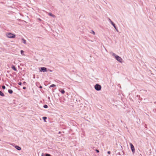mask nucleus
<instances>
[{
	"mask_svg": "<svg viewBox=\"0 0 156 156\" xmlns=\"http://www.w3.org/2000/svg\"><path fill=\"white\" fill-rule=\"evenodd\" d=\"M6 36L9 38H14L16 37V35L11 33H8L6 34Z\"/></svg>",
	"mask_w": 156,
	"mask_h": 156,
	"instance_id": "f257e3e1",
	"label": "nucleus"
},
{
	"mask_svg": "<svg viewBox=\"0 0 156 156\" xmlns=\"http://www.w3.org/2000/svg\"><path fill=\"white\" fill-rule=\"evenodd\" d=\"M118 154L119 155H120V153H118Z\"/></svg>",
	"mask_w": 156,
	"mask_h": 156,
	"instance_id": "c85d7f7f",
	"label": "nucleus"
},
{
	"mask_svg": "<svg viewBox=\"0 0 156 156\" xmlns=\"http://www.w3.org/2000/svg\"><path fill=\"white\" fill-rule=\"evenodd\" d=\"M15 148L17 150H19V151H20L21 150V148L18 146H17V145H16L15 146Z\"/></svg>",
	"mask_w": 156,
	"mask_h": 156,
	"instance_id": "0eeeda50",
	"label": "nucleus"
},
{
	"mask_svg": "<svg viewBox=\"0 0 156 156\" xmlns=\"http://www.w3.org/2000/svg\"><path fill=\"white\" fill-rule=\"evenodd\" d=\"M26 87H23V89H26Z\"/></svg>",
	"mask_w": 156,
	"mask_h": 156,
	"instance_id": "bb28decb",
	"label": "nucleus"
},
{
	"mask_svg": "<svg viewBox=\"0 0 156 156\" xmlns=\"http://www.w3.org/2000/svg\"><path fill=\"white\" fill-rule=\"evenodd\" d=\"M61 133V132L59 131V133Z\"/></svg>",
	"mask_w": 156,
	"mask_h": 156,
	"instance_id": "c756f323",
	"label": "nucleus"
},
{
	"mask_svg": "<svg viewBox=\"0 0 156 156\" xmlns=\"http://www.w3.org/2000/svg\"><path fill=\"white\" fill-rule=\"evenodd\" d=\"M22 40L23 41V43L24 44H26V40H25L23 38H22Z\"/></svg>",
	"mask_w": 156,
	"mask_h": 156,
	"instance_id": "f8f14e48",
	"label": "nucleus"
},
{
	"mask_svg": "<svg viewBox=\"0 0 156 156\" xmlns=\"http://www.w3.org/2000/svg\"><path fill=\"white\" fill-rule=\"evenodd\" d=\"M61 92L62 94H64L65 93V91L64 90H62L61 91H60Z\"/></svg>",
	"mask_w": 156,
	"mask_h": 156,
	"instance_id": "a211bd4d",
	"label": "nucleus"
},
{
	"mask_svg": "<svg viewBox=\"0 0 156 156\" xmlns=\"http://www.w3.org/2000/svg\"><path fill=\"white\" fill-rule=\"evenodd\" d=\"M43 107L44 108H48V106L47 105H44Z\"/></svg>",
	"mask_w": 156,
	"mask_h": 156,
	"instance_id": "dca6fc26",
	"label": "nucleus"
},
{
	"mask_svg": "<svg viewBox=\"0 0 156 156\" xmlns=\"http://www.w3.org/2000/svg\"><path fill=\"white\" fill-rule=\"evenodd\" d=\"M2 88L3 89H5V86H4V85L2 86Z\"/></svg>",
	"mask_w": 156,
	"mask_h": 156,
	"instance_id": "6ab92c4d",
	"label": "nucleus"
},
{
	"mask_svg": "<svg viewBox=\"0 0 156 156\" xmlns=\"http://www.w3.org/2000/svg\"><path fill=\"white\" fill-rule=\"evenodd\" d=\"M8 92L10 94H12V93H13V91L12 90H11V89H9L8 90Z\"/></svg>",
	"mask_w": 156,
	"mask_h": 156,
	"instance_id": "9b49d317",
	"label": "nucleus"
},
{
	"mask_svg": "<svg viewBox=\"0 0 156 156\" xmlns=\"http://www.w3.org/2000/svg\"><path fill=\"white\" fill-rule=\"evenodd\" d=\"M39 84V83L38 82V83H36V85L37 86H38V84Z\"/></svg>",
	"mask_w": 156,
	"mask_h": 156,
	"instance_id": "5701e85b",
	"label": "nucleus"
},
{
	"mask_svg": "<svg viewBox=\"0 0 156 156\" xmlns=\"http://www.w3.org/2000/svg\"><path fill=\"white\" fill-rule=\"evenodd\" d=\"M23 83L24 84V83H26V82H24Z\"/></svg>",
	"mask_w": 156,
	"mask_h": 156,
	"instance_id": "7c9ffc66",
	"label": "nucleus"
},
{
	"mask_svg": "<svg viewBox=\"0 0 156 156\" xmlns=\"http://www.w3.org/2000/svg\"><path fill=\"white\" fill-rule=\"evenodd\" d=\"M42 118L44 121L46 122L45 120L47 119V117H43Z\"/></svg>",
	"mask_w": 156,
	"mask_h": 156,
	"instance_id": "4468645a",
	"label": "nucleus"
},
{
	"mask_svg": "<svg viewBox=\"0 0 156 156\" xmlns=\"http://www.w3.org/2000/svg\"><path fill=\"white\" fill-rule=\"evenodd\" d=\"M109 22L111 23V24L112 25V26H113L115 29L118 32V29L116 27L115 24L109 18Z\"/></svg>",
	"mask_w": 156,
	"mask_h": 156,
	"instance_id": "7ed1b4c3",
	"label": "nucleus"
},
{
	"mask_svg": "<svg viewBox=\"0 0 156 156\" xmlns=\"http://www.w3.org/2000/svg\"><path fill=\"white\" fill-rule=\"evenodd\" d=\"M41 156H45L43 153L42 154Z\"/></svg>",
	"mask_w": 156,
	"mask_h": 156,
	"instance_id": "393cba45",
	"label": "nucleus"
},
{
	"mask_svg": "<svg viewBox=\"0 0 156 156\" xmlns=\"http://www.w3.org/2000/svg\"><path fill=\"white\" fill-rule=\"evenodd\" d=\"M47 71V68L44 67L41 68V70L39 71L40 72H44Z\"/></svg>",
	"mask_w": 156,
	"mask_h": 156,
	"instance_id": "39448f33",
	"label": "nucleus"
},
{
	"mask_svg": "<svg viewBox=\"0 0 156 156\" xmlns=\"http://www.w3.org/2000/svg\"><path fill=\"white\" fill-rule=\"evenodd\" d=\"M92 33L94 35L95 34V33L94 31L92 30Z\"/></svg>",
	"mask_w": 156,
	"mask_h": 156,
	"instance_id": "4be33fe9",
	"label": "nucleus"
},
{
	"mask_svg": "<svg viewBox=\"0 0 156 156\" xmlns=\"http://www.w3.org/2000/svg\"><path fill=\"white\" fill-rule=\"evenodd\" d=\"M115 58L116 59V60L117 61H119V62H121V63L122 62V59L121 57L117 55V56H115Z\"/></svg>",
	"mask_w": 156,
	"mask_h": 156,
	"instance_id": "20e7f679",
	"label": "nucleus"
},
{
	"mask_svg": "<svg viewBox=\"0 0 156 156\" xmlns=\"http://www.w3.org/2000/svg\"><path fill=\"white\" fill-rule=\"evenodd\" d=\"M95 151H96V152L97 153H98L99 152V150L98 149H96Z\"/></svg>",
	"mask_w": 156,
	"mask_h": 156,
	"instance_id": "aec40b11",
	"label": "nucleus"
},
{
	"mask_svg": "<svg viewBox=\"0 0 156 156\" xmlns=\"http://www.w3.org/2000/svg\"><path fill=\"white\" fill-rule=\"evenodd\" d=\"M112 55L113 56H114L115 57V56H117V55H116L115 53H112Z\"/></svg>",
	"mask_w": 156,
	"mask_h": 156,
	"instance_id": "f3484780",
	"label": "nucleus"
},
{
	"mask_svg": "<svg viewBox=\"0 0 156 156\" xmlns=\"http://www.w3.org/2000/svg\"><path fill=\"white\" fill-rule=\"evenodd\" d=\"M49 70L50 72H52V70H50V69H49Z\"/></svg>",
	"mask_w": 156,
	"mask_h": 156,
	"instance_id": "cd10ccee",
	"label": "nucleus"
},
{
	"mask_svg": "<svg viewBox=\"0 0 156 156\" xmlns=\"http://www.w3.org/2000/svg\"><path fill=\"white\" fill-rule=\"evenodd\" d=\"M129 144L130 145L131 150L133 152V153L135 151L134 147L132 143H130Z\"/></svg>",
	"mask_w": 156,
	"mask_h": 156,
	"instance_id": "423d86ee",
	"label": "nucleus"
},
{
	"mask_svg": "<svg viewBox=\"0 0 156 156\" xmlns=\"http://www.w3.org/2000/svg\"><path fill=\"white\" fill-rule=\"evenodd\" d=\"M0 95H1V96H2V97H4L5 96L4 94L1 90H0Z\"/></svg>",
	"mask_w": 156,
	"mask_h": 156,
	"instance_id": "9d476101",
	"label": "nucleus"
},
{
	"mask_svg": "<svg viewBox=\"0 0 156 156\" xmlns=\"http://www.w3.org/2000/svg\"><path fill=\"white\" fill-rule=\"evenodd\" d=\"M94 88L97 91H99L101 90V86L98 84H96L94 86Z\"/></svg>",
	"mask_w": 156,
	"mask_h": 156,
	"instance_id": "f03ea898",
	"label": "nucleus"
},
{
	"mask_svg": "<svg viewBox=\"0 0 156 156\" xmlns=\"http://www.w3.org/2000/svg\"><path fill=\"white\" fill-rule=\"evenodd\" d=\"M11 68L14 71H17V69L16 68V67H15V66H14V65L12 66Z\"/></svg>",
	"mask_w": 156,
	"mask_h": 156,
	"instance_id": "6e6552de",
	"label": "nucleus"
},
{
	"mask_svg": "<svg viewBox=\"0 0 156 156\" xmlns=\"http://www.w3.org/2000/svg\"><path fill=\"white\" fill-rule=\"evenodd\" d=\"M18 84L20 85H22V83L21 82H19Z\"/></svg>",
	"mask_w": 156,
	"mask_h": 156,
	"instance_id": "412c9836",
	"label": "nucleus"
},
{
	"mask_svg": "<svg viewBox=\"0 0 156 156\" xmlns=\"http://www.w3.org/2000/svg\"><path fill=\"white\" fill-rule=\"evenodd\" d=\"M39 87L40 88H42V86H41L40 85V86H39Z\"/></svg>",
	"mask_w": 156,
	"mask_h": 156,
	"instance_id": "a878e982",
	"label": "nucleus"
},
{
	"mask_svg": "<svg viewBox=\"0 0 156 156\" xmlns=\"http://www.w3.org/2000/svg\"><path fill=\"white\" fill-rule=\"evenodd\" d=\"M55 86H56V85H55L53 84H51V85L49 87H54Z\"/></svg>",
	"mask_w": 156,
	"mask_h": 156,
	"instance_id": "ddd939ff",
	"label": "nucleus"
},
{
	"mask_svg": "<svg viewBox=\"0 0 156 156\" xmlns=\"http://www.w3.org/2000/svg\"><path fill=\"white\" fill-rule=\"evenodd\" d=\"M48 15L51 16H52V17H53V18L55 17V16L54 15H53L51 13H48Z\"/></svg>",
	"mask_w": 156,
	"mask_h": 156,
	"instance_id": "1a4fd4ad",
	"label": "nucleus"
},
{
	"mask_svg": "<svg viewBox=\"0 0 156 156\" xmlns=\"http://www.w3.org/2000/svg\"><path fill=\"white\" fill-rule=\"evenodd\" d=\"M107 153L108 154H110L111 153V152H110V151H108V152H107Z\"/></svg>",
	"mask_w": 156,
	"mask_h": 156,
	"instance_id": "b1692460",
	"label": "nucleus"
},
{
	"mask_svg": "<svg viewBox=\"0 0 156 156\" xmlns=\"http://www.w3.org/2000/svg\"><path fill=\"white\" fill-rule=\"evenodd\" d=\"M21 54L22 55H24V51L23 50H21L20 51Z\"/></svg>",
	"mask_w": 156,
	"mask_h": 156,
	"instance_id": "2eb2a0df",
	"label": "nucleus"
}]
</instances>
